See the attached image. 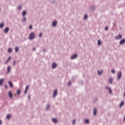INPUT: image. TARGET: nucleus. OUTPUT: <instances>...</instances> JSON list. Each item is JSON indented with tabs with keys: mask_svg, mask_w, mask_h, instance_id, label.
<instances>
[{
	"mask_svg": "<svg viewBox=\"0 0 125 125\" xmlns=\"http://www.w3.org/2000/svg\"><path fill=\"white\" fill-rule=\"evenodd\" d=\"M6 119H7L8 120L10 119V115L8 114L6 116Z\"/></svg>",
	"mask_w": 125,
	"mask_h": 125,
	"instance_id": "27",
	"label": "nucleus"
},
{
	"mask_svg": "<svg viewBox=\"0 0 125 125\" xmlns=\"http://www.w3.org/2000/svg\"><path fill=\"white\" fill-rule=\"evenodd\" d=\"M116 40H121V39H123V36L121 34H119V35L115 37Z\"/></svg>",
	"mask_w": 125,
	"mask_h": 125,
	"instance_id": "2",
	"label": "nucleus"
},
{
	"mask_svg": "<svg viewBox=\"0 0 125 125\" xmlns=\"http://www.w3.org/2000/svg\"><path fill=\"white\" fill-rule=\"evenodd\" d=\"M102 73H103L102 70H100V71L98 70V75H101V74H102Z\"/></svg>",
	"mask_w": 125,
	"mask_h": 125,
	"instance_id": "20",
	"label": "nucleus"
},
{
	"mask_svg": "<svg viewBox=\"0 0 125 125\" xmlns=\"http://www.w3.org/2000/svg\"><path fill=\"white\" fill-rule=\"evenodd\" d=\"M10 71V66H8L7 67V73H9Z\"/></svg>",
	"mask_w": 125,
	"mask_h": 125,
	"instance_id": "24",
	"label": "nucleus"
},
{
	"mask_svg": "<svg viewBox=\"0 0 125 125\" xmlns=\"http://www.w3.org/2000/svg\"><path fill=\"white\" fill-rule=\"evenodd\" d=\"M10 59H11V57H9L7 61L5 62V64H7V63H8V62H9V61L10 60Z\"/></svg>",
	"mask_w": 125,
	"mask_h": 125,
	"instance_id": "12",
	"label": "nucleus"
},
{
	"mask_svg": "<svg viewBox=\"0 0 125 125\" xmlns=\"http://www.w3.org/2000/svg\"><path fill=\"white\" fill-rule=\"evenodd\" d=\"M29 89V86H27L25 88V90L24 91V93L25 94H26V93H27V91L28 90V89Z\"/></svg>",
	"mask_w": 125,
	"mask_h": 125,
	"instance_id": "16",
	"label": "nucleus"
},
{
	"mask_svg": "<svg viewBox=\"0 0 125 125\" xmlns=\"http://www.w3.org/2000/svg\"><path fill=\"white\" fill-rule=\"evenodd\" d=\"M42 33H40V34H39V37H40V38H41V37H42Z\"/></svg>",
	"mask_w": 125,
	"mask_h": 125,
	"instance_id": "35",
	"label": "nucleus"
},
{
	"mask_svg": "<svg viewBox=\"0 0 125 125\" xmlns=\"http://www.w3.org/2000/svg\"><path fill=\"white\" fill-rule=\"evenodd\" d=\"M0 124H1V121H0Z\"/></svg>",
	"mask_w": 125,
	"mask_h": 125,
	"instance_id": "44",
	"label": "nucleus"
},
{
	"mask_svg": "<svg viewBox=\"0 0 125 125\" xmlns=\"http://www.w3.org/2000/svg\"><path fill=\"white\" fill-rule=\"evenodd\" d=\"M111 73H112V74L115 73V70H111Z\"/></svg>",
	"mask_w": 125,
	"mask_h": 125,
	"instance_id": "37",
	"label": "nucleus"
},
{
	"mask_svg": "<svg viewBox=\"0 0 125 125\" xmlns=\"http://www.w3.org/2000/svg\"><path fill=\"white\" fill-rule=\"evenodd\" d=\"M105 88H106V89L108 90L109 93H112V90H111V88H110L108 87H106Z\"/></svg>",
	"mask_w": 125,
	"mask_h": 125,
	"instance_id": "10",
	"label": "nucleus"
},
{
	"mask_svg": "<svg viewBox=\"0 0 125 125\" xmlns=\"http://www.w3.org/2000/svg\"><path fill=\"white\" fill-rule=\"evenodd\" d=\"M15 63H16L15 61H14L13 62V64H14V65H15Z\"/></svg>",
	"mask_w": 125,
	"mask_h": 125,
	"instance_id": "41",
	"label": "nucleus"
},
{
	"mask_svg": "<svg viewBox=\"0 0 125 125\" xmlns=\"http://www.w3.org/2000/svg\"><path fill=\"white\" fill-rule=\"evenodd\" d=\"M23 21H26V18H23L22 19Z\"/></svg>",
	"mask_w": 125,
	"mask_h": 125,
	"instance_id": "38",
	"label": "nucleus"
},
{
	"mask_svg": "<svg viewBox=\"0 0 125 125\" xmlns=\"http://www.w3.org/2000/svg\"><path fill=\"white\" fill-rule=\"evenodd\" d=\"M98 45H100V44H101V41L98 40Z\"/></svg>",
	"mask_w": 125,
	"mask_h": 125,
	"instance_id": "29",
	"label": "nucleus"
},
{
	"mask_svg": "<svg viewBox=\"0 0 125 125\" xmlns=\"http://www.w3.org/2000/svg\"><path fill=\"white\" fill-rule=\"evenodd\" d=\"M57 25V21H54L52 22V26H53V27H55V26H56Z\"/></svg>",
	"mask_w": 125,
	"mask_h": 125,
	"instance_id": "5",
	"label": "nucleus"
},
{
	"mask_svg": "<svg viewBox=\"0 0 125 125\" xmlns=\"http://www.w3.org/2000/svg\"><path fill=\"white\" fill-rule=\"evenodd\" d=\"M18 10H21V9H22V6L20 5L18 7Z\"/></svg>",
	"mask_w": 125,
	"mask_h": 125,
	"instance_id": "23",
	"label": "nucleus"
},
{
	"mask_svg": "<svg viewBox=\"0 0 125 125\" xmlns=\"http://www.w3.org/2000/svg\"><path fill=\"white\" fill-rule=\"evenodd\" d=\"M56 65L57 64L56 63H53L52 65V68H53V69H54V68L56 67Z\"/></svg>",
	"mask_w": 125,
	"mask_h": 125,
	"instance_id": "14",
	"label": "nucleus"
},
{
	"mask_svg": "<svg viewBox=\"0 0 125 125\" xmlns=\"http://www.w3.org/2000/svg\"><path fill=\"white\" fill-rule=\"evenodd\" d=\"M19 49V48H18V47H16V48L15 49L16 52H17V51H18Z\"/></svg>",
	"mask_w": 125,
	"mask_h": 125,
	"instance_id": "25",
	"label": "nucleus"
},
{
	"mask_svg": "<svg viewBox=\"0 0 125 125\" xmlns=\"http://www.w3.org/2000/svg\"><path fill=\"white\" fill-rule=\"evenodd\" d=\"M86 18H87V16H86V15H84V19H86Z\"/></svg>",
	"mask_w": 125,
	"mask_h": 125,
	"instance_id": "36",
	"label": "nucleus"
},
{
	"mask_svg": "<svg viewBox=\"0 0 125 125\" xmlns=\"http://www.w3.org/2000/svg\"><path fill=\"white\" fill-rule=\"evenodd\" d=\"M10 59H11V57H9L7 61L5 62V64H7V63H8V62H9V61L10 60Z\"/></svg>",
	"mask_w": 125,
	"mask_h": 125,
	"instance_id": "13",
	"label": "nucleus"
},
{
	"mask_svg": "<svg viewBox=\"0 0 125 125\" xmlns=\"http://www.w3.org/2000/svg\"><path fill=\"white\" fill-rule=\"evenodd\" d=\"M76 122V120H74L73 121H72V125H75V123Z\"/></svg>",
	"mask_w": 125,
	"mask_h": 125,
	"instance_id": "34",
	"label": "nucleus"
},
{
	"mask_svg": "<svg viewBox=\"0 0 125 125\" xmlns=\"http://www.w3.org/2000/svg\"><path fill=\"white\" fill-rule=\"evenodd\" d=\"M20 92H21V91L20 90H17V94H20Z\"/></svg>",
	"mask_w": 125,
	"mask_h": 125,
	"instance_id": "32",
	"label": "nucleus"
},
{
	"mask_svg": "<svg viewBox=\"0 0 125 125\" xmlns=\"http://www.w3.org/2000/svg\"><path fill=\"white\" fill-rule=\"evenodd\" d=\"M3 26H4V23H3V22H2L1 23H0V28L1 29L2 28H3Z\"/></svg>",
	"mask_w": 125,
	"mask_h": 125,
	"instance_id": "17",
	"label": "nucleus"
},
{
	"mask_svg": "<svg viewBox=\"0 0 125 125\" xmlns=\"http://www.w3.org/2000/svg\"><path fill=\"white\" fill-rule=\"evenodd\" d=\"M35 38V33L34 32H32L30 35L28 37V39L30 40H34Z\"/></svg>",
	"mask_w": 125,
	"mask_h": 125,
	"instance_id": "1",
	"label": "nucleus"
},
{
	"mask_svg": "<svg viewBox=\"0 0 125 125\" xmlns=\"http://www.w3.org/2000/svg\"><path fill=\"white\" fill-rule=\"evenodd\" d=\"M124 104H125V103L124 102V101H122L120 104V107H123V106H124Z\"/></svg>",
	"mask_w": 125,
	"mask_h": 125,
	"instance_id": "19",
	"label": "nucleus"
},
{
	"mask_svg": "<svg viewBox=\"0 0 125 125\" xmlns=\"http://www.w3.org/2000/svg\"><path fill=\"white\" fill-rule=\"evenodd\" d=\"M8 31H9V28L8 27H6L4 29V33H5V34L8 33Z\"/></svg>",
	"mask_w": 125,
	"mask_h": 125,
	"instance_id": "4",
	"label": "nucleus"
},
{
	"mask_svg": "<svg viewBox=\"0 0 125 125\" xmlns=\"http://www.w3.org/2000/svg\"><path fill=\"white\" fill-rule=\"evenodd\" d=\"M8 94L10 98H12V93H11V91H9Z\"/></svg>",
	"mask_w": 125,
	"mask_h": 125,
	"instance_id": "6",
	"label": "nucleus"
},
{
	"mask_svg": "<svg viewBox=\"0 0 125 125\" xmlns=\"http://www.w3.org/2000/svg\"><path fill=\"white\" fill-rule=\"evenodd\" d=\"M109 83H113V78H110L109 79Z\"/></svg>",
	"mask_w": 125,
	"mask_h": 125,
	"instance_id": "18",
	"label": "nucleus"
},
{
	"mask_svg": "<svg viewBox=\"0 0 125 125\" xmlns=\"http://www.w3.org/2000/svg\"><path fill=\"white\" fill-rule=\"evenodd\" d=\"M22 16H25V15H26V11H23L22 13Z\"/></svg>",
	"mask_w": 125,
	"mask_h": 125,
	"instance_id": "22",
	"label": "nucleus"
},
{
	"mask_svg": "<svg viewBox=\"0 0 125 125\" xmlns=\"http://www.w3.org/2000/svg\"><path fill=\"white\" fill-rule=\"evenodd\" d=\"M8 83L10 87H12V83H11V82H10V81L8 82Z\"/></svg>",
	"mask_w": 125,
	"mask_h": 125,
	"instance_id": "26",
	"label": "nucleus"
},
{
	"mask_svg": "<svg viewBox=\"0 0 125 125\" xmlns=\"http://www.w3.org/2000/svg\"><path fill=\"white\" fill-rule=\"evenodd\" d=\"M11 51H12V50L11 49V48H9L8 49V52H9V53H10V52H11Z\"/></svg>",
	"mask_w": 125,
	"mask_h": 125,
	"instance_id": "28",
	"label": "nucleus"
},
{
	"mask_svg": "<svg viewBox=\"0 0 125 125\" xmlns=\"http://www.w3.org/2000/svg\"><path fill=\"white\" fill-rule=\"evenodd\" d=\"M48 108H49V104H47L46 107V110H48Z\"/></svg>",
	"mask_w": 125,
	"mask_h": 125,
	"instance_id": "33",
	"label": "nucleus"
},
{
	"mask_svg": "<svg viewBox=\"0 0 125 125\" xmlns=\"http://www.w3.org/2000/svg\"><path fill=\"white\" fill-rule=\"evenodd\" d=\"M52 120V122H53L55 124H56L57 123V120H56V119L55 118H53Z\"/></svg>",
	"mask_w": 125,
	"mask_h": 125,
	"instance_id": "15",
	"label": "nucleus"
},
{
	"mask_svg": "<svg viewBox=\"0 0 125 125\" xmlns=\"http://www.w3.org/2000/svg\"><path fill=\"white\" fill-rule=\"evenodd\" d=\"M36 50V49L34 48H33V50Z\"/></svg>",
	"mask_w": 125,
	"mask_h": 125,
	"instance_id": "43",
	"label": "nucleus"
},
{
	"mask_svg": "<svg viewBox=\"0 0 125 125\" xmlns=\"http://www.w3.org/2000/svg\"><path fill=\"white\" fill-rule=\"evenodd\" d=\"M57 95V90H55L53 92V97H55V96Z\"/></svg>",
	"mask_w": 125,
	"mask_h": 125,
	"instance_id": "7",
	"label": "nucleus"
},
{
	"mask_svg": "<svg viewBox=\"0 0 125 125\" xmlns=\"http://www.w3.org/2000/svg\"><path fill=\"white\" fill-rule=\"evenodd\" d=\"M5 87H7V86L6 85H5Z\"/></svg>",
	"mask_w": 125,
	"mask_h": 125,
	"instance_id": "45",
	"label": "nucleus"
},
{
	"mask_svg": "<svg viewBox=\"0 0 125 125\" xmlns=\"http://www.w3.org/2000/svg\"><path fill=\"white\" fill-rule=\"evenodd\" d=\"M122 78V72L119 71L117 74V79L120 80Z\"/></svg>",
	"mask_w": 125,
	"mask_h": 125,
	"instance_id": "3",
	"label": "nucleus"
},
{
	"mask_svg": "<svg viewBox=\"0 0 125 125\" xmlns=\"http://www.w3.org/2000/svg\"><path fill=\"white\" fill-rule=\"evenodd\" d=\"M2 83H3V79H1L0 80V85H1V84H2Z\"/></svg>",
	"mask_w": 125,
	"mask_h": 125,
	"instance_id": "21",
	"label": "nucleus"
},
{
	"mask_svg": "<svg viewBox=\"0 0 125 125\" xmlns=\"http://www.w3.org/2000/svg\"><path fill=\"white\" fill-rule=\"evenodd\" d=\"M125 42V39H123L120 42V44H124Z\"/></svg>",
	"mask_w": 125,
	"mask_h": 125,
	"instance_id": "9",
	"label": "nucleus"
},
{
	"mask_svg": "<svg viewBox=\"0 0 125 125\" xmlns=\"http://www.w3.org/2000/svg\"><path fill=\"white\" fill-rule=\"evenodd\" d=\"M84 122L85 124H87V123L89 122L88 119H85Z\"/></svg>",
	"mask_w": 125,
	"mask_h": 125,
	"instance_id": "30",
	"label": "nucleus"
},
{
	"mask_svg": "<svg viewBox=\"0 0 125 125\" xmlns=\"http://www.w3.org/2000/svg\"><path fill=\"white\" fill-rule=\"evenodd\" d=\"M124 97H125V91L124 92Z\"/></svg>",
	"mask_w": 125,
	"mask_h": 125,
	"instance_id": "42",
	"label": "nucleus"
},
{
	"mask_svg": "<svg viewBox=\"0 0 125 125\" xmlns=\"http://www.w3.org/2000/svg\"><path fill=\"white\" fill-rule=\"evenodd\" d=\"M97 113V109L96 108H94L93 110V115L95 116L96 115V113Z\"/></svg>",
	"mask_w": 125,
	"mask_h": 125,
	"instance_id": "8",
	"label": "nucleus"
},
{
	"mask_svg": "<svg viewBox=\"0 0 125 125\" xmlns=\"http://www.w3.org/2000/svg\"><path fill=\"white\" fill-rule=\"evenodd\" d=\"M77 57V54H74L71 57V59H75Z\"/></svg>",
	"mask_w": 125,
	"mask_h": 125,
	"instance_id": "11",
	"label": "nucleus"
},
{
	"mask_svg": "<svg viewBox=\"0 0 125 125\" xmlns=\"http://www.w3.org/2000/svg\"><path fill=\"white\" fill-rule=\"evenodd\" d=\"M105 30L106 31H107V30H108V27H105Z\"/></svg>",
	"mask_w": 125,
	"mask_h": 125,
	"instance_id": "40",
	"label": "nucleus"
},
{
	"mask_svg": "<svg viewBox=\"0 0 125 125\" xmlns=\"http://www.w3.org/2000/svg\"><path fill=\"white\" fill-rule=\"evenodd\" d=\"M32 28H33V27L32 26V25H30L29 26V29H30V30H32Z\"/></svg>",
	"mask_w": 125,
	"mask_h": 125,
	"instance_id": "31",
	"label": "nucleus"
},
{
	"mask_svg": "<svg viewBox=\"0 0 125 125\" xmlns=\"http://www.w3.org/2000/svg\"><path fill=\"white\" fill-rule=\"evenodd\" d=\"M68 85H71V82H69L68 83H67Z\"/></svg>",
	"mask_w": 125,
	"mask_h": 125,
	"instance_id": "39",
	"label": "nucleus"
}]
</instances>
